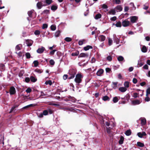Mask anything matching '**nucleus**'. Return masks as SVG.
Masks as SVG:
<instances>
[{"label":"nucleus","mask_w":150,"mask_h":150,"mask_svg":"<svg viewBox=\"0 0 150 150\" xmlns=\"http://www.w3.org/2000/svg\"><path fill=\"white\" fill-rule=\"evenodd\" d=\"M132 103L133 105H135L139 104L140 102L139 100H132Z\"/></svg>","instance_id":"14"},{"label":"nucleus","mask_w":150,"mask_h":150,"mask_svg":"<svg viewBox=\"0 0 150 150\" xmlns=\"http://www.w3.org/2000/svg\"><path fill=\"white\" fill-rule=\"evenodd\" d=\"M149 94H150V87L148 88L146 90V96H148V95Z\"/></svg>","instance_id":"47"},{"label":"nucleus","mask_w":150,"mask_h":150,"mask_svg":"<svg viewBox=\"0 0 150 150\" xmlns=\"http://www.w3.org/2000/svg\"><path fill=\"white\" fill-rule=\"evenodd\" d=\"M25 56L26 58L27 59H30V54L29 52H27L25 53Z\"/></svg>","instance_id":"45"},{"label":"nucleus","mask_w":150,"mask_h":150,"mask_svg":"<svg viewBox=\"0 0 150 150\" xmlns=\"http://www.w3.org/2000/svg\"><path fill=\"white\" fill-rule=\"evenodd\" d=\"M33 63L34 64L35 67H37L39 64V62L37 60L34 61L33 62Z\"/></svg>","instance_id":"44"},{"label":"nucleus","mask_w":150,"mask_h":150,"mask_svg":"<svg viewBox=\"0 0 150 150\" xmlns=\"http://www.w3.org/2000/svg\"><path fill=\"white\" fill-rule=\"evenodd\" d=\"M40 32L38 30H36L34 32V34L36 35H38L40 34Z\"/></svg>","instance_id":"52"},{"label":"nucleus","mask_w":150,"mask_h":150,"mask_svg":"<svg viewBox=\"0 0 150 150\" xmlns=\"http://www.w3.org/2000/svg\"><path fill=\"white\" fill-rule=\"evenodd\" d=\"M88 54L87 53H81L79 56V57H88Z\"/></svg>","instance_id":"15"},{"label":"nucleus","mask_w":150,"mask_h":150,"mask_svg":"<svg viewBox=\"0 0 150 150\" xmlns=\"http://www.w3.org/2000/svg\"><path fill=\"white\" fill-rule=\"evenodd\" d=\"M26 42L28 46H31L33 43V41L30 40H26Z\"/></svg>","instance_id":"9"},{"label":"nucleus","mask_w":150,"mask_h":150,"mask_svg":"<svg viewBox=\"0 0 150 150\" xmlns=\"http://www.w3.org/2000/svg\"><path fill=\"white\" fill-rule=\"evenodd\" d=\"M48 27V25L47 24L45 23L43 24L42 27V28L43 29H44L45 28H47Z\"/></svg>","instance_id":"49"},{"label":"nucleus","mask_w":150,"mask_h":150,"mask_svg":"<svg viewBox=\"0 0 150 150\" xmlns=\"http://www.w3.org/2000/svg\"><path fill=\"white\" fill-rule=\"evenodd\" d=\"M22 46L21 44H18L17 45L16 47V50H21V47Z\"/></svg>","instance_id":"26"},{"label":"nucleus","mask_w":150,"mask_h":150,"mask_svg":"<svg viewBox=\"0 0 150 150\" xmlns=\"http://www.w3.org/2000/svg\"><path fill=\"white\" fill-rule=\"evenodd\" d=\"M112 42V40L110 38L108 39V45L109 46L111 45Z\"/></svg>","instance_id":"62"},{"label":"nucleus","mask_w":150,"mask_h":150,"mask_svg":"<svg viewBox=\"0 0 150 150\" xmlns=\"http://www.w3.org/2000/svg\"><path fill=\"white\" fill-rule=\"evenodd\" d=\"M68 75H67L64 74L63 76V78L64 80H65L68 78Z\"/></svg>","instance_id":"64"},{"label":"nucleus","mask_w":150,"mask_h":150,"mask_svg":"<svg viewBox=\"0 0 150 150\" xmlns=\"http://www.w3.org/2000/svg\"><path fill=\"white\" fill-rule=\"evenodd\" d=\"M127 90V88L125 87H120L119 88V90L122 92H125Z\"/></svg>","instance_id":"21"},{"label":"nucleus","mask_w":150,"mask_h":150,"mask_svg":"<svg viewBox=\"0 0 150 150\" xmlns=\"http://www.w3.org/2000/svg\"><path fill=\"white\" fill-rule=\"evenodd\" d=\"M120 97H117V96H115L112 99V101L114 103H117L120 99Z\"/></svg>","instance_id":"12"},{"label":"nucleus","mask_w":150,"mask_h":150,"mask_svg":"<svg viewBox=\"0 0 150 150\" xmlns=\"http://www.w3.org/2000/svg\"><path fill=\"white\" fill-rule=\"evenodd\" d=\"M49 63L52 66L54 65L55 64L54 61L52 59L50 60Z\"/></svg>","instance_id":"48"},{"label":"nucleus","mask_w":150,"mask_h":150,"mask_svg":"<svg viewBox=\"0 0 150 150\" xmlns=\"http://www.w3.org/2000/svg\"><path fill=\"white\" fill-rule=\"evenodd\" d=\"M77 70L76 69H70L69 70L68 74L69 75H72V76H70L68 78L69 79H73L76 74Z\"/></svg>","instance_id":"2"},{"label":"nucleus","mask_w":150,"mask_h":150,"mask_svg":"<svg viewBox=\"0 0 150 150\" xmlns=\"http://www.w3.org/2000/svg\"><path fill=\"white\" fill-rule=\"evenodd\" d=\"M131 22L132 23H134L137 22L138 18L137 16H132L130 17Z\"/></svg>","instance_id":"3"},{"label":"nucleus","mask_w":150,"mask_h":150,"mask_svg":"<svg viewBox=\"0 0 150 150\" xmlns=\"http://www.w3.org/2000/svg\"><path fill=\"white\" fill-rule=\"evenodd\" d=\"M51 29L52 30L54 31L56 29V26L54 25H52L51 26Z\"/></svg>","instance_id":"50"},{"label":"nucleus","mask_w":150,"mask_h":150,"mask_svg":"<svg viewBox=\"0 0 150 150\" xmlns=\"http://www.w3.org/2000/svg\"><path fill=\"white\" fill-rule=\"evenodd\" d=\"M131 131L130 129L127 130L125 132V134L127 136H129L131 134Z\"/></svg>","instance_id":"29"},{"label":"nucleus","mask_w":150,"mask_h":150,"mask_svg":"<svg viewBox=\"0 0 150 150\" xmlns=\"http://www.w3.org/2000/svg\"><path fill=\"white\" fill-rule=\"evenodd\" d=\"M30 78L31 81L33 82L34 83L37 81V78L33 76H30Z\"/></svg>","instance_id":"20"},{"label":"nucleus","mask_w":150,"mask_h":150,"mask_svg":"<svg viewBox=\"0 0 150 150\" xmlns=\"http://www.w3.org/2000/svg\"><path fill=\"white\" fill-rule=\"evenodd\" d=\"M26 92L27 93H30L32 91L31 89L30 88H28L26 90Z\"/></svg>","instance_id":"60"},{"label":"nucleus","mask_w":150,"mask_h":150,"mask_svg":"<svg viewBox=\"0 0 150 150\" xmlns=\"http://www.w3.org/2000/svg\"><path fill=\"white\" fill-rule=\"evenodd\" d=\"M58 8L57 5H52L51 7V9L53 11H55L57 10Z\"/></svg>","instance_id":"19"},{"label":"nucleus","mask_w":150,"mask_h":150,"mask_svg":"<svg viewBox=\"0 0 150 150\" xmlns=\"http://www.w3.org/2000/svg\"><path fill=\"white\" fill-rule=\"evenodd\" d=\"M144 64V63L142 62V61H138V65L139 66V67H142V65Z\"/></svg>","instance_id":"42"},{"label":"nucleus","mask_w":150,"mask_h":150,"mask_svg":"<svg viewBox=\"0 0 150 150\" xmlns=\"http://www.w3.org/2000/svg\"><path fill=\"white\" fill-rule=\"evenodd\" d=\"M146 97L145 98V100L146 101H150V98L148 96H146Z\"/></svg>","instance_id":"57"},{"label":"nucleus","mask_w":150,"mask_h":150,"mask_svg":"<svg viewBox=\"0 0 150 150\" xmlns=\"http://www.w3.org/2000/svg\"><path fill=\"white\" fill-rule=\"evenodd\" d=\"M130 97V95L128 93L127 94L126 96H125V97L126 98V99L128 101Z\"/></svg>","instance_id":"53"},{"label":"nucleus","mask_w":150,"mask_h":150,"mask_svg":"<svg viewBox=\"0 0 150 150\" xmlns=\"http://www.w3.org/2000/svg\"><path fill=\"white\" fill-rule=\"evenodd\" d=\"M139 93H134L133 94V97L134 98H136L138 97Z\"/></svg>","instance_id":"56"},{"label":"nucleus","mask_w":150,"mask_h":150,"mask_svg":"<svg viewBox=\"0 0 150 150\" xmlns=\"http://www.w3.org/2000/svg\"><path fill=\"white\" fill-rule=\"evenodd\" d=\"M30 78L26 77L25 79V81L26 83H28L29 82L30 80Z\"/></svg>","instance_id":"54"},{"label":"nucleus","mask_w":150,"mask_h":150,"mask_svg":"<svg viewBox=\"0 0 150 150\" xmlns=\"http://www.w3.org/2000/svg\"><path fill=\"white\" fill-rule=\"evenodd\" d=\"M117 59L119 62L122 61L124 60V57L121 56H119Z\"/></svg>","instance_id":"35"},{"label":"nucleus","mask_w":150,"mask_h":150,"mask_svg":"<svg viewBox=\"0 0 150 150\" xmlns=\"http://www.w3.org/2000/svg\"><path fill=\"white\" fill-rule=\"evenodd\" d=\"M137 135L140 138H142L143 136H145L146 135V133L144 132H143L142 133L140 132H138L137 133Z\"/></svg>","instance_id":"8"},{"label":"nucleus","mask_w":150,"mask_h":150,"mask_svg":"<svg viewBox=\"0 0 150 150\" xmlns=\"http://www.w3.org/2000/svg\"><path fill=\"white\" fill-rule=\"evenodd\" d=\"M124 141V138L122 136H121L120 140L119 141V143L120 144H122Z\"/></svg>","instance_id":"24"},{"label":"nucleus","mask_w":150,"mask_h":150,"mask_svg":"<svg viewBox=\"0 0 150 150\" xmlns=\"http://www.w3.org/2000/svg\"><path fill=\"white\" fill-rule=\"evenodd\" d=\"M141 121V124L142 125H145L146 123V120L145 118H141L140 119Z\"/></svg>","instance_id":"17"},{"label":"nucleus","mask_w":150,"mask_h":150,"mask_svg":"<svg viewBox=\"0 0 150 150\" xmlns=\"http://www.w3.org/2000/svg\"><path fill=\"white\" fill-rule=\"evenodd\" d=\"M116 10H119V11H121L122 10V8L121 6L118 5L115 8Z\"/></svg>","instance_id":"31"},{"label":"nucleus","mask_w":150,"mask_h":150,"mask_svg":"<svg viewBox=\"0 0 150 150\" xmlns=\"http://www.w3.org/2000/svg\"><path fill=\"white\" fill-rule=\"evenodd\" d=\"M37 104H30L28 105H27L26 106H25L24 107H23L22 109H26L27 108H28L30 107H34L35 106H36Z\"/></svg>","instance_id":"11"},{"label":"nucleus","mask_w":150,"mask_h":150,"mask_svg":"<svg viewBox=\"0 0 150 150\" xmlns=\"http://www.w3.org/2000/svg\"><path fill=\"white\" fill-rule=\"evenodd\" d=\"M45 50V48L42 47L41 48H38L37 50V52L39 54H41L43 53Z\"/></svg>","instance_id":"7"},{"label":"nucleus","mask_w":150,"mask_h":150,"mask_svg":"<svg viewBox=\"0 0 150 150\" xmlns=\"http://www.w3.org/2000/svg\"><path fill=\"white\" fill-rule=\"evenodd\" d=\"M108 6L105 4H103L102 6V8L103 9H106L108 8Z\"/></svg>","instance_id":"61"},{"label":"nucleus","mask_w":150,"mask_h":150,"mask_svg":"<svg viewBox=\"0 0 150 150\" xmlns=\"http://www.w3.org/2000/svg\"><path fill=\"white\" fill-rule=\"evenodd\" d=\"M42 113L45 115H47L48 114V111L47 110H44L43 111Z\"/></svg>","instance_id":"55"},{"label":"nucleus","mask_w":150,"mask_h":150,"mask_svg":"<svg viewBox=\"0 0 150 150\" xmlns=\"http://www.w3.org/2000/svg\"><path fill=\"white\" fill-rule=\"evenodd\" d=\"M64 40L67 42H69L71 41L72 39L70 38L66 37L65 38Z\"/></svg>","instance_id":"46"},{"label":"nucleus","mask_w":150,"mask_h":150,"mask_svg":"<svg viewBox=\"0 0 150 150\" xmlns=\"http://www.w3.org/2000/svg\"><path fill=\"white\" fill-rule=\"evenodd\" d=\"M103 70L102 69H100L97 71L96 73V75L98 76H101L103 73Z\"/></svg>","instance_id":"10"},{"label":"nucleus","mask_w":150,"mask_h":150,"mask_svg":"<svg viewBox=\"0 0 150 150\" xmlns=\"http://www.w3.org/2000/svg\"><path fill=\"white\" fill-rule=\"evenodd\" d=\"M92 48L93 47L90 45H87L86 47H84L83 48V49L85 51H87L90 49H92Z\"/></svg>","instance_id":"23"},{"label":"nucleus","mask_w":150,"mask_h":150,"mask_svg":"<svg viewBox=\"0 0 150 150\" xmlns=\"http://www.w3.org/2000/svg\"><path fill=\"white\" fill-rule=\"evenodd\" d=\"M117 19V17L116 16H114L110 18V20L111 21H115Z\"/></svg>","instance_id":"59"},{"label":"nucleus","mask_w":150,"mask_h":150,"mask_svg":"<svg viewBox=\"0 0 150 150\" xmlns=\"http://www.w3.org/2000/svg\"><path fill=\"white\" fill-rule=\"evenodd\" d=\"M50 13V11L48 10H45L42 13V15L45 13V14H49Z\"/></svg>","instance_id":"39"},{"label":"nucleus","mask_w":150,"mask_h":150,"mask_svg":"<svg viewBox=\"0 0 150 150\" xmlns=\"http://www.w3.org/2000/svg\"><path fill=\"white\" fill-rule=\"evenodd\" d=\"M129 82L127 81H126L124 82V85L125 88H128L129 87Z\"/></svg>","instance_id":"41"},{"label":"nucleus","mask_w":150,"mask_h":150,"mask_svg":"<svg viewBox=\"0 0 150 150\" xmlns=\"http://www.w3.org/2000/svg\"><path fill=\"white\" fill-rule=\"evenodd\" d=\"M114 41L116 42L117 44H118L120 42L119 39L117 37H115L114 39Z\"/></svg>","instance_id":"40"},{"label":"nucleus","mask_w":150,"mask_h":150,"mask_svg":"<svg viewBox=\"0 0 150 150\" xmlns=\"http://www.w3.org/2000/svg\"><path fill=\"white\" fill-rule=\"evenodd\" d=\"M129 22L126 20L123 21L122 23V25L124 27H126L129 26Z\"/></svg>","instance_id":"6"},{"label":"nucleus","mask_w":150,"mask_h":150,"mask_svg":"<svg viewBox=\"0 0 150 150\" xmlns=\"http://www.w3.org/2000/svg\"><path fill=\"white\" fill-rule=\"evenodd\" d=\"M86 42V40L85 39H83L80 40L78 42V44L79 45H81L85 43Z\"/></svg>","instance_id":"13"},{"label":"nucleus","mask_w":150,"mask_h":150,"mask_svg":"<svg viewBox=\"0 0 150 150\" xmlns=\"http://www.w3.org/2000/svg\"><path fill=\"white\" fill-rule=\"evenodd\" d=\"M79 54V52L78 51H76L75 52L72 53L71 54L72 56H77Z\"/></svg>","instance_id":"34"},{"label":"nucleus","mask_w":150,"mask_h":150,"mask_svg":"<svg viewBox=\"0 0 150 150\" xmlns=\"http://www.w3.org/2000/svg\"><path fill=\"white\" fill-rule=\"evenodd\" d=\"M132 82L133 83L135 84L137 83V80L136 78H134L133 79Z\"/></svg>","instance_id":"63"},{"label":"nucleus","mask_w":150,"mask_h":150,"mask_svg":"<svg viewBox=\"0 0 150 150\" xmlns=\"http://www.w3.org/2000/svg\"><path fill=\"white\" fill-rule=\"evenodd\" d=\"M101 16L102 15L98 13L96 15L95 17V18L96 19H98L99 18H100L101 17Z\"/></svg>","instance_id":"32"},{"label":"nucleus","mask_w":150,"mask_h":150,"mask_svg":"<svg viewBox=\"0 0 150 150\" xmlns=\"http://www.w3.org/2000/svg\"><path fill=\"white\" fill-rule=\"evenodd\" d=\"M35 71L39 74H41L43 72V70L41 69H36L35 70Z\"/></svg>","instance_id":"33"},{"label":"nucleus","mask_w":150,"mask_h":150,"mask_svg":"<svg viewBox=\"0 0 150 150\" xmlns=\"http://www.w3.org/2000/svg\"><path fill=\"white\" fill-rule=\"evenodd\" d=\"M83 78L82 75L81 73H78L74 79V81L76 83L79 84L82 81V78Z\"/></svg>","instance_id":"1"},{"label":"nucleus","mask_w":150,"mask_h":150,"mask_svg":"<svg viewBox=\"0 0 150 150\" xmlns=\"http://www.w3.org/2000/svg\"><path fill=\"white\" fill-rule=\"evenodd\" d=\"M45 84L46 85L49 84L50 86H51L52 84V82L51 80H49L46 81L45 83Z\"/></svg>","instance_id":"36"},{"label":"nucleus","mask_w":150,"mask_h":150,"mask_svg":"<svg viewBox=\"0 0 150 150\" xmlns=\"http://www.w3.org/2000/svg\"><path fill=\"white\" fill-rule=\"evenodd\" d=\"M98 39L100 41H103L105 39V37L103 35H100L99 36Z\"/></svg>","instance_id":"16"},{"label":"nucleus","mask_w":150,"mask_h":150,"mask_svg":"<svg viewBox=\"0 0 150 150\" xmlns=\"http://www.w3.org/2000/svg\"><path fill=\"white\" fill-rule=\"evenodd\" d=\"M102 99L105 101H109L110 100V98L107 96H103L102 98Z\"/></svg>","instance_id":"18"},{"label":"nucleus","mask_w":150,"mask_h":150,"mask_svg":"<svg viewBox=\"0 0 150 150\" xmlns=\"http://www.w3.org/2000/svg\"><path fill=\"white\" fill-rule=\"evenodd\" d=\"M108 13L110 14H112L114 15L116 13V12L114 9H112L110 10L108 12Z\"/></svg>","instance_id":"25"},{"label":"nucleus","mask_w":150,"mask_h":150,"mask_svg":"<svg viewBox=\"0 0 150 150\" xmlns=\"http://www.w3.org/2000/svg\"><path fill=\"white\" fill-rule=\"evenodd\" d=\"M47 5L46 4H43L42 2L41 1L38 2L37 4V6L38 9H40L43 6H45Z\"/></svg>","instance_id":"5"},{"label":"nucleus","mask_w":150,"mask_h":150,"mask_svg":"<svg viewBox=\"0 0 150 150\" xmlns=\"http://www.w3.org/2000/svg\"><path fill=\"white\" fill-rule=\"evenodd\" d=\"M34 10H31L30 11H29L28 12V16L30 18H32V14Z\"/></svg>","instance_id":"28"},{"label":"nucleus","mask_w":150,"mask_h":150,"mask_svg":"<svg viewBox=\"0 0 150 150\" xmlns=\"http://www.w3.org/2000/svg\"><path fill=\"white\" fill-rule=\"evenodd\" d=\"M141 51L145 53L147 52V49L146 46L145 45H143L141 49Z\"/></svg>","instance_id":"22"},{"label":"nucleus","mask_w":150,"mask_h":150,"mask_svg":"<svg viewBox=\"0 0 150 150\" xmlns=\"http://www.w3.org/2000/svg\"><path fill=\"white\" fill-rule=\"evenodd\" d=\"M9 93L11 95H14L16 93V90L14 86H12L10 87L9 89Z\"/></svg>","instance_id":"4"},{"label":"nucleus","mask_w":150,"mask_h":150,"mask_svg":"<svg viewBox=\"0 0 150 150\" xmlns=\"http://www.w3.org/2000/svg\"><path fill=\"white\" fill-rule=\"evenodd\" d=\"M117 82H113L112 84L113 85V88L114 89H116L117 86Z\"/></svg>","instance_id":"38"},{"label":"nucleus","mask_w":150,"mask_h":150,"mask_svg":"<svg viewBox=\"0 0 150 150\" xmlns=\"http://www.w3.org/2000/svg\"><path fill=\"white\" fill-rule=\"evenodd\" d=\"M107 59L108 61L110 62L112 60V57L111 56H108L107 57Z\"/></svg>","instance_id":"51"},{"label":"nucleus","mask_w":150,"mask_h":150,"mask_svg":"<svg viewBox=\"0 0 150 150\" xmlns=\"http://www.w3.org/2000/svg\"><path fill=\"white\" fill-rule=\"evenodd\" d=\"M60 33L61 31L60 30H59L57 31L55 33V36L56 37H58L59 36Z\"/></svg>","instance_id":"37"},{"label":"nucleus","mask_w":150,"mask_h":150,"mask_svg":"<svg viewBox=\"0 0 150 150\" xmlns=\"http://www.w3.org/2000/svg\"><path fill=\"white\" fill-rule=\"evenodd\" d=\"M137 145L140 147H143L144 146V143L139 142H137Z\"/></svg>","instance_id":"27"},{"label":"nucleus","mask_w":150,"mask_h":150,"mask_svg":"<svg viewBox=\"0 0 150 150\" xmlns=\"http://www.w3.org/2000/svg\"><path fill=\"white\" fill-rule=\"evenodd\" d=\"M105 71L106 72L110 73V71H111V69L110 68H106L105 69Z\"/></svg>","instance_id":"58"},{"label":"nucleus","mask_w":150,"mask_h":150,"mask_svg":"<svg viewBox=\"0 0 150 150\" xmlns=\"http://www.w3.org/2000/svg\"><path fill=\"white\" fill-rule=\"evenodd\" d=\"M122 24L120 21L117 22L115 25L117 27H121L122 26Z\"/></svg>","instance_id":"30"},{"label":"nucleus","mask_w":150,"mask_h":150,"mask_svg":"<svg viewBox=\"0 0 150 150\" xmlns=\"http://www.w3.org/2000/svg\"><path fill=\"white\" fill-rule=\"evenodd\" d=\"M45 2L48 5H49L51 4L52 2V0H45Z\"/></svg>","instance_id":"43"}]
</instances>
